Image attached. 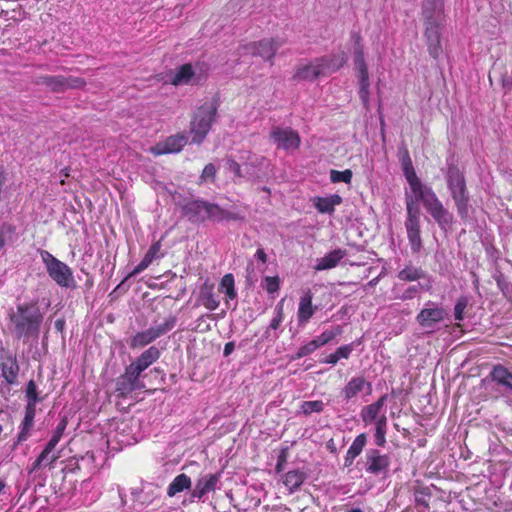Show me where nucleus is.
Instances as JSON below:
<instances>
[{
    "label": "nucleus",
    "mask_w": 512,
    "mask_h": 512,
    "mask_svg": "<svg viewBox=\"0 0 512 512\" xmlns=\"http://www.w3.org/2000/svg\"><path fill=\"white\" fill-rule=\"evenodd\" d=\"M422 18L428 53L434 59H438L443 53L442 30L445 23L443 0H424Z\"/></svg>",
    "instance_id": "nucleus-1"
},
{
    "label": "nucleus",
    "mask_w": 512,
    "mask_h": 512,
    "mask_svg": "<svg viewBox=\"0 0 512 512\" xmlns=\"http://www.w3.org/2000/svg\"><path fill=\"white\" fill-rule=\"evenodd\" d=\"M414 198V204L422 202L427 212L437 222L441 229L446 230L453 222L452 214L443 206L432 188L424 186L411 195Z\"/></svg>",
    "instance_id": "nucleus-2"
},
{
    "label": "nucleus",
    "mask_w": 512,
    "mask_h": 512,
    "mask_svg": "<svg viewBox=\"0 0 512 512\" xmlns=\"http://www.w3.org/2000/svg\"><path fill=\"white\" fill-rule=\"evenodd\" d=\"M352 39L354 41L353 58L359 84V97L362 100L364 106L368 108L370 97V81L368 68L364 57V48L361 43V37L359 34H353Z\"/></svg>",
    "instance_id": "nucleus-3"
},
{
    "label": "nucleus",
    "mask_w": 512,
    "mask_h": 512,
    "mask_svg": "<svg viewBox=\"0 0 512 512\" xmlns=\"http://www.w3.org/2000/svg\"><path fill=\"white\" fill-rule=\"evenodd\" d=\"M11 320L15 326V333L18 337H22L23 335L38 332L42 315L37 306L22 305L12 315Z\"/></svg>",
    "instance_id": "nucleus-4"
},
{
    "label": "nucleus",
    "mask_w": 512,
    "mask_h": 512,
    "mask_svg": "<svg viewBox=\"0 0 512 512\" xmlns=\"http://www.w3.org/2000/svg\"><path fill=\"white\" fill-rule=\"evenodd\" d=\"M40 256L48 275L60 287L69 288L75 285L73 272L67 264L58 260L46 250H41Z\"/></svg>",
    "instance_id": "nucleus-5"
},
{
    "label": "nucleus",
    "mask_w": 512,
    "mask_h": 512,
    "mask_svg": "<svg viewBox=\"0 0 512 512\" xmlns=\"http://www.w3.org/2000/svg\"><path fill=\"white\" fill-rule=\"evenodd\" d=\"M447 184L459 215L466 218L468 216L469 196L463 174L457 168H450L447 175Z\"/></svg>",
    "instance_id": "nucleus-6"
},
{
    "label": "nucleus",
    "mask_w": 512,
    "mask_h": 512,
    "mask_svg": "<svg viewBox=\"0 0 512 512\" xmlns=\"http://www.w3.org/2000/svg\"><path fill=\"white\" fill-rule=\"evenodd\" d=\"M407 218L405 228L407 237L413 253H418L422 249V240L420 236V210L414 204V198L406 195Z\"/></svg>",
    "instance_id": "nucleus-7"
},
{
    "label": "nucleus",
    "mask_w": 512,
    "mask_h": 512,
    "mask_svg": "<svg viewBox=\"0 0 512 512\" xmlns=\"http://www.w3.org/2000/svg\"><path fill=\"white\" fill-rule=\"evenodd\" d=\"M215 114L216 108L213 104H205L199 108L191 122L192 142L200 144L204 140L211 128Z\"/></svg>",
    "instance_id": "nucleus-8"
},
{
    "label": "nucleus",
    "mask_w": 512,
    "mask_h": 512,
    "mask_svg": "<svg viewBox=\"0 0 512 512\" xmlns=\"http://www.w3.org/2000/svg\"><path fill=\"white\" fill-rule=\"evenodd\" d=\"M446 315V311L441 306L428 301L425 307L418 313L416 320L423 329L432 332L436 325L445 319Z\"/></svg>",
    "instance_id": "nucleus-9"
},
{
    "label": "nucleus",
    "mask_w": 512,
    "mask_h": 512,
    "mask_svg": "<svg viewBox=\"0 0 512 512\" xmlns=\"http://www.w3.org/2000/svg\"><path fill=\"white\" fill-rule=\"evenodd\" d=\"M66 425H67V421L65 419H62L58 423L51 439L49 440V442L47 443L44 450L41 452V454L38 456V458L33 463L32 470H37L41 466L52 463L59 458L58 454H52V455H50V454L54 450V448L56 447L58 442L60 441V439L64 433V430L66 429Z\"/></svg>",
    "instance_id": "nucleus-10"
},
{
    "label": "nucleus",
    "mask_w": 512,
    "mask_h": 512,
    "mask_svg": "<svg viewBox=\"0 0 512 512\" xmlns=\"http://www.w3.org/2000/svg\"><path fill=\"white\" fill-rule=\"evenodd\" d=\"M175 325L173 318L166 320L163 324L151 327L146 331L137 333L130 341L131 348H141L171 330Z\"/></svg>",
    "instance_id": "nucleus-11"
},
{
    "label": "nucleus",
    "mask_w": 512,
    "mask_h": 512,
    "mask_svg": "<svg viewBox=\"0 0 512 512\" xmlns=\"http://www.w3.org/2000/svg\"><path fill=\"white\" fill-rule=\"evenodd\" d=\"M270 138L277 148L284 150H296L300 145L299 134L291 128L275 127L271 133Z\"/></svg>",
    "instance_id": "nucleus-12"
},
{
    "label": "nucleus",
    "mask_w": 512,
    "mask_h": 512,
    "mask_svg": "<svg viewBox=\"0 0 512 512\" xmlns=\"http://www.w3.org/2000/svg\"><path fill=\"white\" fill-rule=\"evenodd\" d=\"M141 373H139L131 365L127 366L124 374H122L116 382V390L122 395L126 396L134 390H141L145 385L139 380Z\"/></svg>",
    "instance_id": "nucleus-13"
},
{
    "label": "nucleus",
    "mask_w": 512,
    "mask_h": 512,
    "mask_svg": "<svg viewBox=\"0 0 512 512\" xmlns=\"http://www.w3.org/2000/svg\"><path fill=\"white\" fill-rule=\"evenodd\" d=\"M187 141L188 138L184 134H175L151 147L150 151L156 156L178 153L186 145Z\"/></svg>",
    "instance_id": "nucleus-14"
},
{
    "label": "nucleus",
    "mask_w": 512,
    "mask_h": 512,
    "mask_svg": "<svg viewBox=\"0 0 512 512\" xmlns=\"http://www.w3.org/2000/svg\"><path fill=\"white\" fill-rule=\"evenodd\" d=\"M219 480V473H208L201 475L195 483V486L191 492V496L197 499L203 498L206 494L215 491Z\"/></svg>",
    "instance_id": "nucleus-15"
},
{
    "label": "nucleus",
    "mask_w": 512,
    "mask_h": 512,
    "mask_svg": "<svg viewBox=\"0 0 512 512\" xmlns=\"http://www.w3.org/2000/svg\"><path fill=\"white\" fill-rule=\"evenodd\" d=\"M285 41L280 38L263 39L253 45V54L264 60L270 61L276 51L284 45Z\"/></svg>",
    "instance_id": "nucleus-16"
},
{
    "label": "nucleus",
    "mask_w": 512,
    "mask_h": 512,
    "mask_svg": "<svg viewBox=\"0 0 512 512\" xmlns=\"http://www.w3.org/2000/svg\"><path fill=\"white\" fill-rule=\"evenodd\" d=\"M366 471L372 474H378L390 465V458L386 454H381L376 449H371L366 453Z\"/></svg>",
    "instance_id": "nucleus-17"
},
{
    "label": "nucleus",
    "mask_w": 512,
    "mask_h": 512,
    "mask_svg": "<svg viewBox=\"0 0 512 512\" xmlns=\"http://www.w3.org/2000/svg\"><path fill=\"white\" fill-rule=\"evenodd\" d=\"M321 75H324L322 63L320 62V59L317 58L307 64L299 65L294 74V79L300 81H312Z\"/></svg>",
    "instance_id": "nucleus-18"
},
{
    "label": "nucleus",
    "mask_w": 512,
    "mask_h": 512,
    "mask_svg": "<svg viewBox=\"0 0 512 512\" xmlns=\"http://www.w3.org/2000/svg\"><path fill=\"white\" fill-rule=\"evenodd\" d=\"M401 164L403 168V172L409 186L411 188L412 194L416 191L423 188L425 185L422 184L420 179L417 177L416 172L414 170L412 160L409 156L408 151L405 149L401 156Z\"/></svg>",
    "instance_id": "nucleus-19"
},
{
    "label": "nucleus",
    "mask_w": 512,
    "mask_h": 512,
    "mask_svg": "<svg viewBox=\"0 0 512 512\" xmlns=\"http://www.w3.org/2000/svg\"><path fill=\"white\" fill-rule=\"evenodd\" d=\"M365 389H367L368 394L371 393V384L369 382L363 377H352L342 389L341 394L344 396L345 400H350Z\"/></svg>",
    "instance_id": "nucleus-20"
},
{
    "label": "nucleus",
    "mask_w": 512,
    "mask_h": 512,
    "mask_svg": "<svg viewBox=\"0 0 512 512\" xmlns=\"http://www.w3.org/2000/svg\"><path fill=\"white\" fill-rule=\"evenodd\" d=\"M312 299L313 295L310 290H307L302 294L297 313L299 324H306L314 315L317 308L313 306Z\"/></svg>",
    "instance_id": "nucleus-21"
},
{
    "label": "nucleus",
    "mask_w": 512,
    "mask_h": 512,
    "mask_svg": "<svg viewBox=\"0 0 512 512\" xmlns=\"http://www.w3.org/2000/svg\"><path fill=\"white\" fill-rule=\"evenodd\" d=\"M160 357V350L151 346L147 350H145L134 362L130 365L135 368L139 373H142L146 370L150 365L156 362Z\"/></svg>",
    "instance_id": "nucleus-22"
},
{
    "label": "nucleus",
    "mask_w": 512,
    "mask_h": 512,
    "mask_svg": "<svg viewBox=\"0 0 512 512\" xmlns=\"http://www.w3.org/2000/svg\"><path fill=\"white\" fill-rule=\"evenodd\" d=\"M346 256V251L342 249H335L325 256L317 259L315 270H327L334 268L338 265V263Z\"/></svg>",
    "instance_id": "nucleus-23"
},
{
    "label": "nucleus",
    "mask_w": 512,
    "mask_h": 512,
    "mask_svg": "<svg viewBox=\"0 0 512 512\" xmlns=\"http://www.w3.org/2000/svg\"><path fill=\"white\" fill-rule=\"evenodd\" d=\"M209 202L206 201H193L186 206V214L192 221H204L208 214Z\"/></svg>",
    "instance_id": "nucleus-24"
},
{
    "label": "nucleus",
    "mask_w": 512,
    "mask_h": 512,
    "mask_svg": "<svg viewBox=\"0 0 512 512\" xmlns=\"http://www.w3.org/2000/svg\"><path fill=\"white\" fill-rule=\"evenodd\" d=\"M386 399L387 396L383 395L375 403L365 406L362 409L361 418L366 424L374 422L381 416L380 411L382 410Z\"/></svg>",
    "instance_id": "nucleus-25"
},
{
    "label": "nucleus",
    "mask_w": 512,
    "mask_h": 512,
    "mask_svg": "<svg viewBox=\"0 0 512 512\" xmlns=\"http://www.w3.org/2000/svg\"><path fill=\"white\" fill-rule=\"evenodd\" d=\"M342 202L341 196L333 194L328 197H318L314 200V205L320 213L332 214L335 206Z\"/></svg>",
    "instance_id": "nucleus-26"
},
{
    "label": "nucleus",
    "mask_w": 512,
    "mask_h": 512,
    "mask_svg": "<svg viewBox=\"0 0 512 512\" xmlns=\"http://www.w3.org/2000/svg\"><path fill=\"white\" fill-rule=\"evenodd\" d=\"M322 63L324 75L339 70L346 62L347 57L344 53L319 58Z\"/></svg>",
    "instance_id": "nucleus-27"
},
{
    "label": "nucleus",
    "mask_w": 512,
    "mask_h": 512,
    "mask_svg": "<svg viewBox=\"0 0 512 512\" xmlns=\"http://www.w3.org/2000/svg\"><path fill=\"white\" fill-rule=\"evenodd\" d=\"M306 479V474L301 470L288 471L283 477V483L290 493L297 491Z\"/></svg>",
    "instance_id": "nucleus-28"
},
{
    "label": "nucleus",
    "mask_w": 512,
    "mask_h": 512,
    "mask_svg": "<svg viewBox=\"0 0 512 512\" xmlns=\"http://www.w3.org/2000/svg\"><path fill=\"white\" fill-rule=\"evenodd\" d=\"M35 84L46 86L51 92H64L65 84L63 76H39Z\"/></svg>",
    "instance_id": "nucleus-29"
},
{
    "label": "nucleus",
    "mask_w": 512,
    "mask_h": 512,
    "mask_svg": "<svg viewBox=\"0 0 512 512\" xmlns=\"http://www.w3.org/2000/svg\"><path fill=\"white\" fill-rule=\"evenodd\" d=\"M35 411H36V409H35L34 404L28 403L26 406L25 417L22 422V428L18 434V439H17L18 442L25 441L28 438L29 432L33 426V421L35 418Z\"/></svg>",
    "instance_id": "nucleus-30"
},
{
    "label": "nucleus",
    "mask_w": 512,
    "mask_h": 512,
    "mask_svg": "<svg viewBox=\"0 0 512 512\" xmlns=\"http://www.w3.org/2000/svg\"><path fill=\"white\" fill-rule=\"evenodd\" d=\"M365 444V434H360L354 439L345 456V467H349L353 464L355 458L362 452Z\"/></svg>",
    "instance_id": "nucleus-31"
},
{
    "label": "nucleus",
    "mask_w": 512,
    "mask_h": 512,
    "mask_svg": "<svg viewBox=\"0 0 512 512\" xmlns=\"http://www.w3.org/2000/svg\"><path fill=\"white\" fill-rule=\"evenodd\" d=\"M492 379L502 385L508 393H512V374L503 366L494 367L491 372Z\"/></svg>",
    "instance_id": "nucleus-32"
},
{
    "label": "nucleus",
    "mask_w": 512,
    "mask_h": 512,
    "mask_svg": "<svg viewBox=\"0 0 512 512\" xmlns=\"http://www.w3.org/2000/svg\"><path fill=\"white\" fill-rule=\"evenodd\" d=\"M191 487V479L186 474L182 473L177 475L173 481L169 484L167 489V494L169 497L175 496L177 493H180L186 489Z\"/></svg>",
    "instance_id": "nucleus-33"
},
{
    "label": "nucleus",
    "mask_w": 512,
    "mask_h": 512,
    "mask_svg": "<svg viewBox=\"0 0 512 512\" xmlns=\"http://www.w3.org/2000/svg\"><path fill=\"white\" fill-rule=\"evenodd\" d=\"M193 76L194 71L192 66L190 64H184L174 73L170 82L175 86L185 85L190 83Z\"/></svg>",
    "instance_id": "nucleus-34"
},
{
    "label": "nucleus",
    "mask_w": 512,
    "mask_h": 512,
    "mask_svg": "<svg viewBox=\"0 0 512 512\" xmlns=\"http://www.w3.org/2000/svg\"><path fill=\"white\" fill-rule=\"evenodd\" d=\"M200 301L205 308L213 311L219 306V300L213 293L212 286H203L200 292Z\"/></svg>",
    "instance_id": "nucleus-35"
},
{
    "label": "nucleus",
    "mask_w": 512,
    "mask_h": 512,
    "mask_svg": "<svg viewBox=\"0 0 512 512\" xmlns=\"http://www.w3.org/2000/svg\"><path fill=\"white\" fill-rule=\"evenodd\" d=\"M425 277V272L418 267H415L411 264L405 266L402 270L398 273V278L402 281H416L423 279Z\"/></svg>",
    "instance_id": "nucleus-36"
},
{
    "label": "nucleus",
    "mask_w": 512,
    "mask_h": 512,
    "mask_svg": "<svg viewBox=\"0 0 512 512\" xmlns=\"http://www.w3.org/2000/svg\"><path fill=\"white\" fill-rule=\"evenodd\" d=\"M353 351L352 344L339 347L334 353L329 354L324 360V363L335 365L340 359H348Z\"/></svg>",
    "instance_id": "nucleus-37"
},
{
    "label": "nucleus",
    "mask_w": 512,
    "mask_h": 512,
    "mask_svg": "<svg viewBox=\"0 0 512 512\" xmlns=\"http://www.w3.org/2000/svg\"><path fill=\"white\" fill-rule=\"evenodd\" d=\"M219 290L225 293L229 299L236 298L237 294L235 291L234 276L230 273L224 275L221 279Z\"/></svg>",
    "instance_id": "nucleus-38"
},
{
    "label": "nucleus",
    "mask_w": 512,
    "mask_h": 512,
    "mask_svg": "<svg viewBox=\"0 0 512 512\" xmlns=\"http://www.w3.org/2000/svg\"><path fill=\"white\" fill-rule=\"evenodd\" d=\"M341 333L342 327L338 325L331 330H325L315 339L318 342L319 346L321 347L331 342L336 336L340 335Z\"/></svg>",
    "instance_id": "nucleus-39"
},
{
    "label": "nucleus",
    "mask_w": 512,
    "mask_h": 512,
    "mask_svg": "<svg viewBox=\"0 0 512 512\" xmlns=\"http://www.w3.org/2000/svg\"><path fill=\"white\" fill-rule=\"evenodd\" d=\"M353 173L351 170L346 169L344 171L331 170L330 171V180L333 183L344 182L349 184L352 180Z\"/></svg>",
    "instance_id": "nucleus-40"
},
{
    "label": "nucleus",
    "mask_w": 512,
    "mask_h": 512,
    "mask_svg": "<svg viewBox=\"0 0 512 512\" xmlns=\"http://www.w3.org/2000/svg\"><path fill=\"white\" fill-rule=\"evenodd\" d=\"M283 302H284V299H282L276 306L275 308V317L271 320L270 322V325H269V328L268 329H273V330H276L282 320H283ZM264 336L265 337H269V330H267L265 333H264Z\"/></svg>",
    "instance_id": "nucleus-41"
},
{
    "label": "nucleus",
    "mask_w": 512,
    "mask_h": 512,
    "mask_svg": "<svg viewBox=\"0 0 512 512\" xmlns=\"http://www.w3.org/2000/svg\"><path fill=\"white\" fill-rule=\"evenodd\" d=\"M324 409V403L320 400L305 401L301 405V410L304 414L309 415L313 412H321Z\"/></svg>",
    "instance_id": "nucleus-42"
},
{
    "label": "nucleus",
    "mask_w": 512,
    "mask_h": 512,
    "mask_svg": "<svg viewBox=\"0 0 512 512\" xmlns=\"http://www.w3.org/2000/svg\"><path fill=\"white\" fill-rule=\"evenodd\" d=\"M319 347L320 346H319L318 342L316 341V339H313L298 349L296 357L302 358L304 356H307V355L311 354L312 352H314Z\"/></svg>",
    "instance_id": "nucleus-43"
},
{
    "label": "nucleus",
    "mask_w": 512,
    "mask_h": 512,
    "mask_svg": "<svg viewBox=\"0 0 512 512\" xmlns=\"http://www.w3.org/2000/svg\"><path fill=\"white\" fill-rule=\"evenodd\" d=\"M224 209L220 208L216 204L209 203L207 219L214 221H223Z\"/></svg>",
    "instance_id": "nucleus-44"
},
{
    "label": "nucleus",
    "mask_w": 512,
    "mask_h": 512,
    "mask_svg": "<svg viewBox=\"0 0 512 512\" xmlns=\"http://www.w3.org/2000/svg\"><path fill=\"white\" fill-rule=\"evenodd\" d=\"M64 84H65V91L67 89H77V88H83L86 85V82L84 79L79 77H64Z\"/></svg>",
    "instance_id": "nucleus-45"
},
{
    "label": "nucleus",
    "mask_w": 512,
    "mask_h": 512,
    "mask_svg": "<svg viewBox=\"0 0 512 512\" xmlns=\"http://www.w3.org/2000/svg\"><path fill=\"white\" fill-rule=\"evenodd\" d=\"M226 168L229 172L234 174V182H237L238 179L242 178L244 175L242 174L240 165L234 161L233 159H228L226 162Z\"/></svg>",
    "instance_id": "nucleus-46"
},
{
    "label": "nucleus",
    "mask_w": 512,
    "mask_h": 512,
    "mask_svg": "<svg viewBox=\"0 0 512 512\" xmlns=\"http://www.w3.org/2000/svg\"><path fill=\"white\" fill-rule=\"evenodd\" d=\"M264 288L268 293H274L279 289V278L278 277H265Z\"/></svg>",
    "instance_id": "nucleus-47"
},
{
    "label": "nucleus",
    "mask_w": 512,
    "mask_h": 512,
    "mask_svg": "<svg viewBox=\"0 0 512 512\" xmlns=\"http://www.w3.org/2000/svg\"><path fill=\"white\" fill-rule=\"evenodd\" d=\"M26 396L28 398V403H35L37 402V386L33 381H30L27 385L26 389Z\"/></svg>",
    "instance_id": "nucleus-48"
},
{
    "label": "nucleus",
    "mask_w": 512,
    "mask_h": 512,
    "mask_svg": "<svg viewBox=\"0 0 512 512\" xmlns=\"http://www.w3.org/2000/svg\"><path fill=\"white\" fill-rule=\"evenodd\" d=\"M467 306V302L465 299H459L454 307V317L456 320L460 321L463 319V312Z\"/></svg>",
    "instance_id": "nucleus-49"
},
{
    "label": "nucleus",
    "mask_w": 512,
    "mask_h": 512,
    "mask_svg": "<svg viewBox=\"0 0 512 512\" xmlns=\"http://www.w3.org/2000/svg\"><path fill=\"white\" fill-rule=\"evenodd\" d=\"M215 174H216V168L213 164H207L204 169H203V172H202V175H201V179L203 180H207V179H211V180H214V177H215Z\"/></svg>",
    "instance_id": "nucleus-50"
},
{
    "label": "nucleus",
    "mask_w": 512,
    "mask_h": 512,
    "mask_svg": "<svg viewBox=\"0 0 512 512\" xmlns=\"http://www.w3.org/2000/svg\"><path fill=\"white\" fill-rule=\"evenodd\" d=\"M2 374L9 383H13L16 378L17 367L14 368L13 366H11L10 368H6L5 366H3Z\"/></svg>",
    "instance_id": "nucleus-51"
},
{
    "label": "nucleus",
    "mask_w": 512,
    "mask_h": 512,
    "mask_svg": "<svg viewBox=\"0 0 512 512\" xmlns=\"http://www.w3.org/2000/svg\"><path fill=\"white\" fill-rule=\"evenodd\" d=\"M376 429L375 431H386L387 426V418L384 414H382L379 418H377L375 421Z\"/></svg>",
    "instance_id": "nucleus-52"
},
{
    "label": "nucleus",
    "mask_w": 512,
    "mask_h": 512,
    "mask_svg": "<svg viewBox=\"0 0 512 512\" xmlns=\"http://www.w3.org/2000/svg\"><path fill=\"white\" fill-rule=\"evenodd\" d=\"M242 219L243 217L239 213L224 210L223 221H237Z\"/></svg>",
    "instance_id": "nucleus-53"
},
{
    "label": "nucleus",
    "mask_w": 512,
    "mask_h": 512,
    "mask_svg": "<svg viewBox=\"0 0 512 512\" xmlns=\"http://www.w3.org/2000/svg\"><path fill=\"white\" fill-rule=\"evenodd\" d=\"M418 289L416 286L409 287L402 296L398 297L401 300H408L412 299L414 295L417 293Z\"/></svg>",
    "instance_id": "nucleus-54"
},
{
    "label": "nucleus",
    "mask_w": 512,
    "mask_h": 512,
    "mask_svg": "<svg viewBox=\"0 0 512 512\" xmlns=\"http://www.w3.org/2000/svg\"><path fill=\"white\" fill-rule=\"evenodd\" d=\"M385 434L386 431H375V442L378 446H384L386 443Z\"/></svg>",
    "instance_id": "nucleus-55"
},
{
    "label": "nucleus",
    "mask_w": 512,
    "mask_h": 512,
    "mask_svg": "<svg viewBox=\"0 0 512 512\" xmlns=\"http://www.w3.org/2000/svg\"><path fill=\"white\" fill-rule=\"evenodd\" d=\"M160 247H161L160 243H159V242H157V243L153 244V245L149 248V250L147 251V253H148L149 255H151L153 258H155V257H156V255H157V253H158V252H159V250H160Z\"/></svg>",
    "instance_id": "nucleus-56"
},
{
    "label": "nucleus",
    "mask_w": 512,
    "mask_h": 512,
    "mask_svg": "<svg viewBox=\"0 0 512 512\" xmlns=\"http://www.w3.org/2000/svg\"><path fill=\"white\" fill-rule=\"evenodd\" d=\"M147 266L140 261V263L133 269V271L130 273V276H135L145 270Z\"/></svg>",
    "instance_id": "nucleus-57"
},
{
    "label": "nucleus",
    "mask_w": 512,
    "mask_h": 512,
    "mask_svg": "<svg viewBox=\"0 0 512 512\" xmlns=\"http://www.w3.org/2000/svg\"><path fill=\"white\" fill-rule=\"evenodd\" d=\"M234 348H235V345L233 342L226 343L224 346V351H223L224 355L225 356L230 355L234 351Z\"/></svg>",
    "instance_id": "nucleus-58"
},
{
    "label": "nucleus",
    "mask_w": 512,
    "mask_h": 512,
    "mask_svg": "<svg viewBox=\"0 0 512 512\" xmlns=\"http://www.w3.org/2000/svg\"><path fill=\"white\" fill-rule=\"evenodd\" d=\"M255 257L260 260L262 263H265L267 260V256L263 249H258L255 253Z\"/></svg>",
    "instance_id": "nucleus-59"
},
{
    "label": "nucleus",
    "mask_w": 512,
    "mask_h": 512,
    "mask_svg": "<svg viewBox=\"0 0 512 512\" xmlns=\"http://www.w3.org/2000/svg\"><path fill=\"white\" fill-rule=\"evenodd\" d=\"M153 257L151 255H149L148 253H146V255L144 256V258L141 260V262H143L147 267L151 264V262L153 261Z\"/></svg>",
    "instance_id": "nucleus-60"
},
{
    "label": "nucleus",
    "mask_w": 512,
    "mask_h": 512,
    "mask_svg": "<svg viewBox=\"0 0 512 512\" xmlns=\"http://www.w3.org/2000/svg\"><path fill=\"white\" fill-rule=\"evenodd\" d=\"M419 286L422 288V289H425V290H429L431 288V283L429 280H427L426 283H420Z\"/></svg>",
    "instance_id": "nucleus-61"
},
{
    "label": "nucleus",
    "mask_w": 512,
    "mask_h": 512,
    "mask_svg": "<svg viewBox=\"0 0 512 512\" xmlns=\"http://www.w3.org/2000/svg\"><path fill=\"white\" fill-rule=\"evenodd\" d=\"M6 487V483L2 480H0V495L4 493Z\"/></svg>",
    "instance_id": "nucleus-62"
},
{
    "label": "nucleus",
    "mask_w": 512,
    "mask_h": 512,
    "mask_svg": "<svg viewBox=\"0 0 512 512\" xmlns=\"http://www.w3.org/2000/svg\"><path fill=\"white\" fill-rule=\"evenodd\" d=\"M348 512H363L360 508H354Z\"/></svg>",
    "instance_id": "nucleus-63"
},
{
    "label": "nucleus",
    "mask_w": 512,
    "mask_h": 512,
    "mask_svg": "<svg viewBox=\"0 0 512 512\" xmlns=\"http://www.w3.org/2000/svg\"><path fill=\"white\" fill-rule=\"evenodd\" d=\"M61 325H62V322H61V321H59V320H58V321H56V326H57V327H61Z\"/></svg>",
    "instance_id": "nucleus-64"
}]
</instances>
